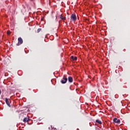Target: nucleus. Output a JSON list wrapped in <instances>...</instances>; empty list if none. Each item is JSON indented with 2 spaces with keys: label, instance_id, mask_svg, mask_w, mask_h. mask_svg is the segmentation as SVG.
Segmentation results:
<instances>
[{
  "label": "nucleus",
  "instance_id": "nucleus-1",
  "mask_svg": "<svg viewBox=\"0 0 130 130\" xmlns=\"http://www.w3.org/2000/svg\"><path fill=\"white\" fill-rule=\"evenodd\" d=\"M71 19L72 21H76L77 20V16H76V15L73 14L71 15Z\"/></svg>",
  "mask_w": 130,
  "mask_h": 130
},
{
  "label": "nucleus",
  "instance_id": "nucleus-2",
  "mask_svg": "<svg viewBox=\"0 0 130 130\" xmlns=\"http://www.w3.org/2000/svg\"><path fill=\"white\" fill-rule=\"evenodd\" d=\"M22 43H23V39H22L21 38H18V43L17 44V45L18 46H19V45L22 44Z\"/></svg>",
  "mask_w": 130,
  "mask_h": 130
},
{
  "label": "nucleus",
  "instance_id": "nucleus-3",
  "mask_svg": "<svg viewBox=\"0 0 130 130\" xmlns=\"http://www.w3.org/2000/svg\"><path fill=\"white\" fill-rule=\"evenodd\" d=\"M68 81V78H63L62 80L61 81V83L62 84H66L67 82Z\"/></svg>",
  "mask_w": 130,
  "mask_h": 130
},
{
  "label": "nucleus",
  "instance_id": "nucleus-4",
  "mask_svg": "<svg viewBox=\"0 0 130 130\" xmlns=\"http://www.w3.org/2000/svg\"><path fill=\"white\" fill-rule=\"evenodd\" d=\"M71 60H72V61H76V60L78 59V58H77V57L76 56H72L71 57Z\"/></svg>",
  "mask_w": 130,
  "mask_h": 130
},
{
  "label": "nucleus",
  "instance_id": "nucleus-5",
  "mask_svg": "<svg viewBox=\"0 0 130 130\" xmlns=\"http://www.w3.org/2000/svg\"><path fill=\"white\" fill-rule=\"evenodd\" d=\"M113 121H114V122H115L116 123H119V122H120V120H119L116 118H115L113 119Z\"/></svg>",
  "mask_w": 130,
  "mask_h": 130
},
{
  "label": "nucleus",
  "instance_id": "nucleus-6",
  "mask_svg": "<svg viewBox=\"0 0 130 130\" xmlns=\"http://www.w3.org/2000/svg\"><path fill=\"white\" fill-rule=\"evenodd\" d=\"M5 101H6L7 105L8 106H9V107H11V105L10 104V101H9V100L7 98L5 99Z\"/></svg>",
  "mask_w": 130,
  "mask_h": 130
},
{
  "label": "nucleus",
  "instance_id": "nucleus-7",
  "mask_svg": "<svg viewBox=\"0 0 130 130\" xmlns=\"http://www.w3.org/2000/svg\"><path fill=\"white\" fill-rule=\"evenodd\" d=\"M68 81H69V82H70V83H73V77H69L68 78Z\"/></svg>",
  "mask_w": 130,
  "mask_h": 130
},
{
  "label": "nucleus",
  "instance_id": "nucleus-8",
  "mask_svg": "<svg viewBox=\"0 0 130 130\" xmlns=\"http://www.w3.org/2000/svg\"><path fill=\"white\" fill-rule=\"evenodd\" d=\"M29 121V118L25 117L23 119V122H28Z\"/></svg>",
  "mask_w": 130,
  "mask_h": 130
},
{
  "label": "nucleus",
  "instance_id": "nucleus-9",
  "mask_svg": "<svg viewBox=\"0 0 130 130\" xmlns=\"http://www.w3.org/2000/svg\"><path fill=\"white\" fill-rule=\"evenodd\" d=\"M96 122L97 123H99V124H102V122L100 121V120H96Z\"/></svg>",
  "mask_w": 130,
  "mask_h": 130
},
{
  "label": "nucleus",
  "instance_id": "nucleus-10",
  "mask_svg": "<svg viewBox=\"0 0 130 130\" xmlns=\"http://www.w3.org/2000/svg\"><path fill=\"white\" fill-rule=\"evenodd\" d=\"M60 19H61V20H66V17H63L62 15L60 16Z\"/></svg>",
  "mask_w": 130,
  "mask_h": 130
},
{
  "label": "nucleus",
  "instance_id": "nucleus-11",
  "mask_svg": "<svg viewBox=\"0 0 130 130\" xmlns=\"http://www.w3.org/2000/svg\"><path fill=\"white\" fill-rule=\"evenodd\" d=\"M7 34H8V35H10L11 34V31H10V30H8L7 31Z\"/></svg>",
  "mask_w": 130,
  "mask_h": 130
},
{
  "label": "nucleus",
  "instance_id": "nucleus-12",
  "mask_svg": "<svg viewBox=\"0 0 130 130\" xmlns=\"http://www.w3.org/2000/svg\"><path fill=\"white\" fill-rule=\"evenodd\" d=\"M40 31H41V29H38V32H40Z\"/></svg>",
  "mask_w": 130,
  "mask_h": 130
},
{
  "label": "nucleus",
  "instance_id": "nucleus-13",
  "mask_svg": "<svg viewBox=\"0 0 130 130\" xmlns=\"http://www.w3.org/2000/svg\"><path fill=\"white\" fill-rule=\"evenodd\" d=\"M52 130H57L56 128H52Z\"/></svg>",
  "mask_w": 130,
  "mask_h": 130
},
{
  "label": "nucleus",
  "instance_id": "nucleus-14",
  "mask_svg": "<svg viewBox=\"0 0 130 130\" xmlns=\"http://www.w3.org/2000/svg\"><path fill=\"white\" fill-rule=\"evenodd\" d=\"M2 94V90H0V95Z\"/></svg>",
  "mask_w": 130,
  "mask_h": 130
},
{
  "label": "nucleus",
  "instance_id": "nucleus-15",
  "mask_svg": "<svg viewBox=\"0 0 130 130\" xmlns=\"http://www.w3.org/2000/svg\"><path fill=\"white\" fill-rule=\"evenodd\" d=\"M57 1H59V0H57Z\"/></svg>",
  "mask_w": 130,
  "mask_h": 130
},
{
  "label": "nucleus",
  "instance_id": "nucleus-16",
  "mask_svg": "<svg viewBox=\"0 0 130 130\" xmlns=\"http://www.w3.org/2000/svg\"><path fill=\"white\" fill-rule=\"evenodd\" d=\"M31 1H33V0H31Z\"/></svg>",
  "mask_w": 130,
  "mask_h": 130
}]
</instances>
